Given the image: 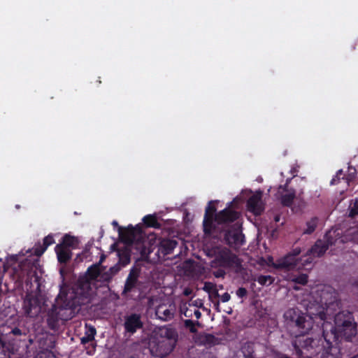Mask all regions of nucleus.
Returning <instances> with one entry per match:
<instances>
[{
  "mask_svg": "<svg viewBox=\"0 0 358 358\" xmlns=\"http://www.w3.org/2000/svg\"><path fill=\"white\" fill-rule=\"evenodd\" d=\"M248 220L250 222H252V220H251L250 217H248Z\"/></svg>",
  "mask_w": 358,
  "mask_h": 358,
  "instance_id": "57",
  "label": "nucleus"
},
{
  "mask_svg": "<svg viewBox=\"0 0 358 358\" xmlns=\"http://www.w3.org/2000/svg\"><path fill=\"white\" fill-rule=\"evenodd\" d=\"M242 352L245 358L254 357V348L252 343H245L241 348Z\"/></svg>",
  "mask_w": 358,
  "mask_h": 358,
  "instance_id": "32",
  "label": "nucleus"
},
{
  "mask_svg": "<svg viewBox=\"0 0 358 358\" xmlns=\"http://www.w3.org/2000/svg\"><path fill=\"white\" fill-rule=\"evenodd\" d=\"M63 245L57 244L55 247V252L57 255V259L59 263H67L72 257L71 250L66 247L62 246Z\"/></svg>",
  "mask_w": 358,
  "mask_h": 358,
  "instance_id": "23",
  "label": "nucleus"
},
{
  "mask_svg": "<svg viewBox=\"0 0 358 358\" xmlns=\"http://www.w3.org/2000/svg\"><path fill=\"white\" fill-rule=\"evenodd\" d=\"M55 241L53 238V236L51 235H48L45 236L43 239V245H40L38 247H36L34 250V254L36 256H41L47 249V248L54 243Z\"/></svg>",
  "mask_w": 358,
  "mask_h": 358,
  "instance_id": "26",
  "label": "nucleus"
},
{
  "mask_svg": "<svg viewBox=\"0 0 358 358\" xmlns=\"http://www.w3.org/2000/svg\"><path fill=\"white\" fill-rule=\"evenodd\" d=\"M140 273L141 268L137 266H134L130 270L122 293V295L131 292L137 286Z\"/></svg>",
  "mask_w": 358,
  "mask_h": 358,
  "instance_id": "19",
  "label": "nucleus"
},
{
  "mask_svg": "<svg viewBox=\"0 0 358 358\" xmlns=\"http://www.w3.org/2000/svg\"><path fill=\"white\" fill-rule=\"evenodd\" d=\"M259 263L261 265L268 264V263H267V262L265 260V259H264V258H262V257L259 259Z\"/></svg>",
  "mask_w": 358,
  "mask_h": 358,
  "instance_id": "51",
  "label": "nucleus"
},
{
  "mask_svg": "<svg viewBox=\"0 0 358 358\" xmlns=\"http://www.w3.org/2000/svg\"><path fill=\"white\" fill-rule=\"evenodd\" d=\"M357 171L355 167L352 166H348V173L344 176L342 178L343 180L349 185L350 182L353 181L356 177Z\"/></svg>",
  "mask_w": 358,
  "mask_h": 358,
  "instance_id": "30",
  "label": "nucleus"
},
{
  "mask_svg": "<svg viewBox=\"0 0 358 358\" xmlns=\"http://www.w3.org/2000/svg\"><path fill=\"white\" fill-rule=\"evenodd\" d=\"M293 288H294V289H299V287H296V286H294V287H293Z\"/></svg>",
  "mask_w": 358,
  "mask_h": 358,
  "instance_id": "55",
  "label": "nucleus"
},
{
  "mask_svg": "<svg viewBox=\"0 0 358 358\" xmlns=\"http://www.w3.org/2000/svg\"><path fill=\"white\" fill-rule=\"evenodd\" d=\"M345 175L343 174V171L342 169H340L338 170L336 173V176L331 179V182H330V184L331 185H337L338 184L341 180H343V177Z\"/></svg>",
  "mask_w": 358,
  "mask_h": 358,
  "instance_id": "34",
  "label": "nucleus"
},
{
  "mask_svg": "<svg viewBox=\"0 0 358 358\" xmlns=\"http://www.w3.org/2000/svg\"><path fill=\"white\" fill-rule=\"evenodd\" d=\"M271 278L269 275H260L258 277L257 281L261 285H265L268 280Z\"/></svg>",
  "mask_w": 358,
  "mask_h": 358,
  "instance_id": "42",
  "label": "nucleus"
},
{
  "mask_svg": "<svg viewBox=\"0 0 358 358\" xmlns=\"http://www.w3.org/2000/svg\"><path fill=\"white\" fill-rule=\"evenodd\" d=\"M176 313L175 306L172 304L162 303L157 306L155 315L162 321H169L173 318Z\"/></svg>",
  "mask_w": 358,
  "mask_h": 358,
  "instance_id": "18",
  "label": "nucleus"
},
{
  "mask_svg": "<svg viewBox=\"0 0 358 358\" xmlns=\"http://www.w3.org/2000/svg\"><path fill=\"white\" fill-rule=\"evenodd\" d=\"M203 231L206 236L214 238L223 236L225 243L231 248H238L244 242L245 236L242 233L241 225H227V229L219 231L216 225H203Z\"/></svg>",
  "mask_w": 358,
  "mask_h": 358,
  "instance_id": "7",
  "label": "nucleus"
},
{
  "mask_svg": "<svg viewBox=\"0 0 358 358\" xmlns=\"http://www.w3.org/2000/svg\"><path fill=\"white\" fill-rule=\"evenodd\" d=\"M301 257H302V260H299V263L301 262H302L301 266H300L301 268L302 267H304V266L308 265V264H312L313 259L315 258V257H313V255H307L306 253L304 255H303Z\"/></svg>",
  "mask_w": 358,
  "mask_h": 358,
  "instance_id": "35",
  "label": "nucleus"
},
{
  "mask_svg": "<svg viewBox=\"0 0 358 358\" xmlns=\"http://www.w3.org/2000/svg\"><path fill=\"white\" fill-rule=\"evenodd\" d=\"M358 215V197L355 200H352L348 208V217L355 218Z\"/></svg>",
  "mask_w": 358,
  "mask_h": 358,
  "instance_id": "31",
  "label": "nucleus"
},
{
  "mask_svg": "<svg viewBox=\"0 0 358 358\" xmlns=\"http://www.w3.org/2000/svg\"><path fill=\"white\" fill-rule=\"evenodd\" d=\"M313 316H318L324 320L325 314L322 307L314 303H310L306 307V315L298 309H288L284 314L286 321L296 327L301 334H307L313 327Z\"/></svg>",
  "mask_w": 358,
  "mask_h": 358,
  "instance_id": "5",
  "label": "nucleus"
},
{
  "mask_svg": "<svg viewBox=\"0 0 358 358\" xmlns=\"http://www.w3.org/2000/svg\"><path fill=\"white\" fill-rule=\"evenodd\" d=\"M195 342L207 348H210L219 343L217 338L210 334L204 332L196 335Z\"/></svg>",
  "mask_w": 358,
  "mask_h": 358,
  "instance_id": "21",
  "label": "nucleus"
},
{
  "mask_svg": "<svg viewBox=\"0 0 358 358\" xmlns=\"http://www.w3.org/2000/svg\"><path fill=\"white\" fill-rule=\"evenodd\" d=\"M276 358H291L288 355L282 353H278L276 355Z\"/></svg>",
  "mask_w": 358,
  "mask_h": 358,
  "instance_id": "50",
  "label": "nucleus"
},
{
  "mask_svg": "<svg viewBox=\"0 0 358 358\" xmlns=\"http://www.w3.org/2000/svg\"><path fill=\"white\" fill-rule=\"evenodd\" d=\"M236 295L243 299V298H245L248 295V291L244 287H239L237 290H236Z\"/></svg>",
  "mask_w": 358,
  "mask_h": 358,
  "instance_id": "39",
  "label": "nucleus"
},
{
  "mask_svg": "<svg viewBox=\"0 0 358 358\" xmlns=\"http://www.w3.org/2000/svg\"><path fill=\"white\" fill-rule=\"evenodd\" d=\"M192 310L187 308L186 310L183 312V314L187 317H191L192 316Z\"/></svg>",
  "mask_w": 358,
  "mask_h": 358,
  "instance_id": "46",
  "label": "nucleus"
},
{
  "mask_svg": "<svg viewBox=\"0 0 358 358\" xmlns=\"http://www.w3.org/2000/svg\"><path fill=\"white\" fill-rule=\"evenodd\" d=\"M219 297L220 294L217 287L208 294V299L212 303H213L215 308L217 312H220V301L217 299Z\"/></svg>",
  "mask_w": 358,
  "mask_h": 358,
  "instance_id": "29",
  "label": "nucleus"
},
{
  "mask_svg": "<svg viewBox=\"0 0 358 358\" xmlns=\"http://www.w3.org/2000/svg\"><path fill=\"white\" fill-rule=\"evenodd\" d=\"M350 358H358V355H355V356H354L352 357H350Z\"/></svg>",
  "mask_w": 358,
  "mask_h": 358,
  "instance_id": "56",
  "label": "nucleus"
},
{
  "mask_svg": "<svg viewBox=\"0 0 358 358\" xmlns=\"http://www.w3.org/2000/svg\"><path fill=\"white\" fill-rule=\"evenodd\" d=\"M117 226L121 243L129 246L133 243H140L144 238V234L140 225H136L135 227L128 225L127 227Z\"/></svg>",
  "mask_w": 358,
  "mask_h": 358,
  "instance_id": "13",
  "label": "nucleus"
},
{
  "mask_svg": "<svg viewBox=\"0 0 358 358\" xmlns=\"http://www.w3.org/2000/svg\"><path fill=\"white\" fill-rule=\"evenodd\" d=\"M96 334V329L92 327H89L83 337L80 338L81 343L86 344L89 342L93 341Z\"/></svg>",
  "mask_w": 358,
  "mask_h": 358,
  "instance_id": "28",
  "label": "nucleus"
},
{
  "mask_svg": "<svg viewBox=\"0 0 358 358\" xmlns=\"http://www.w3.org/2000/svg\"><path fill=\"white\" fill-rule=\"evenodd\" d=\"M324 342L323 336L320 338L297 337L292 345L299 358H310L322 352Z\"/></svg>",
  "mask_w": 358,
  "mask_h": 358,
  "instance_id": "10",
  "label": "nucleus"
},
{
  "mask_svg": "<svg viewBox=\"0 0 358 358\" xmlns=\"http://www.w3.org/2000/svg\"><path fill=\"white\" fill-rule=\"evenodd\" d=\"M178 267L182 274L185 276L194 277L196 275V264L193 260L185 261Z\"/></svg>",
  "mask_w": 358,
  "mask_h": 358,
  "instance_id": "24",
  "label": "nucleus"
},
{
  "mask_svg": "<svg viewBox=\"0 0 358 358\" xmlns=\"http://www.w3.org/2000/svg\"><path fill=\"white\" fill-rule=\"evenodd\" d=\"M196 324L199 325V322L198 321L196 323L191 320H185L184 321L185 327L187 329H189L192 333H195L196 331V329L195 327Z\"/></svg>",
  "mask_w": 358,
  "mask_h": 358,
  "instance_id": "36",
  "label": "nucleus"
},
{
  "mask_svg": "<svg viewBox=\"0 0 358 358\" xmlns=\"http://www.w3.org/2000/svg\"><path fill=\"white\" fill-rule=\"evenodd\" d=\"M334 323V327L329 322L322 324L325 342L321 358H342L344 343L352 342L357 334V324L348 311L336 314Z\"/></svg>",
  "mask_w": 358,
  "mask_h": 358,
  "instance_id": "2",
  "label": "nucleus"
},
{
  "mask_svg": "<svg viewBox=\"0 0 358 358\" xmlns=\"http://www.w3.org/2000/svg\"><path fill=\"white\" fill-rule=\"evenodd\" d=\"M155 299L153 296H149L148 298L147 306H148V308H152V306H154V303H155Z\"/></svg>",
  "mask_w": 358,
  "mask_h": 358,
  "instance_id": "45",
  "label": "nucleus"
},
{
  "mask_svg": "<svg viewBox=\"0 0 358 358\" xmlns=\"http://www.w3.org/2000/svg\"><path fill=\"white\" fill-rule=\"evenodd\" d=\"M292 281L301 285H305L308 282V275L306 274L299 275V276L293 278Z\"/></svg>",
  "mask_w": 358,
  "mask_h": 358,
  "instance_id": "33",
  "label": "nucleus"
},
{
  "mask_svg": "<svg viewBox=\"0 0 358 358\" xmlns=\"http://www.w3.org/2000/svg\"><path fill=\"white\" fill-rule=\"evenodd\" d=\"M79 243L80 241L78 237L70 234H65L62 238V241L59 244L71 250L76 248Z\"/></svg>",
  "mask_w": 358,
  "mask_h": 358,
  "instance_id": "25",
  "label": "nucleus"
},
{
  "mask_svg": "<svg viewBox=\"0 0 358 358\" xmlns=\"http://www.w3.org/2000/svg\"><path fill=\"white\" fill-rule=\"evenodd\" d=\"M220 298L222 302H227L230 300L231 296L229 293L226 292L222 295H220Z\"/></svg>",
  "mask_w": 358,
  "mask_h": 358,
  "instance_id": "43",
  "label": "nucleus"
},
{
  "mask_svg": "<svg viewBox=\"0 0 358 358\" xmlns=\"http://www.w3.org/2000/svg\"><path fill=\"white\" fill-rule=\"evenodd\" d=\"M10 333L14 336H26V333L24 331H22V329L17 327H15L14 329H13Z\"/></svg>",
  "mask_w": 358,
  "mask_h": 358,
  "instance_id": "41",
  "label": "nucleus"
},
{
  "mask_svg": "<svg viewBox=\"0 0 358 358\" xmlns=\"http://www.w3.org/2000/svg\"><path fill=\"white\" fill-rule=\"evenodd\" d=\"M275 222H278L279 221V217H275Z\"/></svg>",
  "mask_w": 358,
  "mask_h": 358,
  "instance_id": "54",
  "label": "nucleus"
},
{
  "mask_svg": "<svg viewBox=\"0 0 358 358\" xmlns=\"http://www.w3.org/2000/svg\"><path fill=\"white\" fill-rule=\"evenodd\" d=\"M53 358H55V357H53Z\"/></svg>",
  "mask_w": 358,
  "mask_h": 358,
  "instance_id": "59",
  "label": "nucleus"
},
{
  "mask_svg": "<svg viewBox=\"0 0 358 358\" xmlns=\"http://www.w3.org/2000/svg\"><path fill=\"white\" fill-rule=\"evenodd\" d=\"M123 326L125 334H134L137 330L143 327L141 315L137 313H131L124 317Z\"/></svg>",
  "mask_w": 358,
  "mask_h": 358,
  "instance_id": "16",
  "label": "nucleus"
},
{
  "mask_svg": "<svg viewBox=\"0 0 358 358\" xmlns=\"http://www.w3.org/2000/svg\"><path fill=\"white\" fill-rule=\"evenodd\" d=\"M313 316H318L324 320L325 314L322 307L314 303H310L306 307V315L298 309H288L284 314L286 321L296 327L301 334H307L313 327Z\"/></svg>",
  "mask_w": 358,
  "mask_h": 358,
  "instance_id": "6",
  "label": "nucleus"
},
{
  "mask_svg": "<svg viewBox=\"0 0 358 358\" xmlns=\"http://www.w3.org/2000/svg\"><path fill=\"white\" fill-rule=\"evenodd\" d=\"M324 293L321 296V303H324L325 305L331 304L333 301H328L324 297Z\"/></svg>",
  "mask_w": 358,
  "mask_h": 358,
  "instance_id": "47",
  "label": "nucleus"
},
{
  "mask_svg": "<svg viewBox=\"0 0 358 358\" xmlns=\"http://www.w3.org/2000/svg\"><path fill=\"white\" fill-rule=\"evenodd\" d=\"M357 235L358 236V231H357Z\"/></svg>",
  "mask_w": 358,
  "mask_h": 358,
  "instance_id": "58",
  "label": "nucleus"
},
{
  "mask_svg": "<svg viewBox=\"0 0 358 358\" xmlns=\"http://www.w3.org/2000/svg\"><path fill=\"white\" fill-rule=\"evenodd\" d=\"M192 290L190 288H185L183 291V294L185 296H189L192 294Z\"/></svg>",
  "mask_w": 358,
  "mask_h": 358,
  "instance_id": "49",
  "label": "nucleus"
},
{
  "mask_svg": "<svg viewBox=\"0 0 358 358\" xmlns=\"http://www.w3.org/2000/svg\"><path fill=\"white\" fill-rule=\"evenodd\" d=\"M193 313H194V315H195V317H196V318L197 320H199L201 317V312L199 310H197V309H194L193 310Z\"/></svg>",
  "mask_w": 358,
  "mask_h": 358,
  "instance_id": "48",
  "label": "nucleus"
},
{
  "mask_svg": "<svg viewBox=\"0 0 358 358\" xmlns=\"http://www.w3.org/2000/svg\"><path fill=\"white\" fill-rule=\"evenodd\" d=\"M267 259H268V262H267V263H268V264H269V263H271V262H273V257H272L269 256V257L267 258Z\"/></svg>",
  "mask_w": 358,
  "mask_h": 358,
  "instance_id": "52",
  "label": "nucleus"
},
{
  "mask_svg": "<svg viewBox=\"0 0 358 358\" xmlns=\"http://www.w3.org/2000/svg\"><path fill=\"white\" fill-rule=\"evenodd\" d=\"M178 242L175 240L163 239L160 241L158 247H150L146 248L144 247L141 251V255L148 262H156L160 259L159 253L166 256L172 253L176 247Z\"/></svg>",
  "mask_w": 358,
  "mask_h": 358,
  "instance_id": "12",
  "label": "nucleus"
},
{
  "mask_svg": "<svg viewBox=\"0 0 358 358\" xmlns=\"http://www.w3.org/2000/svg\"><path fill=\"white\" fill-rule=\"evenodd\" d=\"M315 230V225H308V228L303 231V234H310Z\"/></svg>",
  "mask_w": 358,
  "mask_h": 358,
  "instance_id": "44",
  "label": "nucleus"
},
{
  "mask_svg": "<svg viewBox=\"0 0 358 358\" xmlns=\"http://www.w3.org/2000/svg\"><path fill=\"white\" fill-rule=\"evenodd\" d=\"M263 192L256 191L246 201L247 211L254 216H260L265 210V203L262 200Z\"/></svg>",
  "mask_w": 358,
  "mask_h": 358,
  "instance_id": "15",
  "label": "nucleus"
},
{
  "mask_svg": "<svg viewBox=\"0 0 358 358\" xmlns=\"http://www.w3.org/2000/svg\"><path fill=\"white\" fill-rule=\"evenodd\" d=\"M99 273L96 266H91L85 275L80 276L73 287L65 284L60 287L59 293L48 312L47 324L50 329L58 330L75 316L79 311L78 307L88 301L97 288Z\"/></svg>",
  "mask_w": 358,
  "mask_h": 358,
  "instance_id": "1",
  "label": "nucleus"
},
{
  "mask_svg": "<svg viewBox=\"0 0 358 358\" xmlns=\"http://www.w3.org/2000/svg\"><path fill=\"white\" fill-rule=\"evenodd\" d=\"M258 231L260 233H264L266 234L268 238H277V227L275 225H259Z\"/></svg>",
  "mask_w": 358,
  "mask_h": 358,
  "instance_id": "27",
  "label": "nucleus"
},
{
  "mask_svg": "<svg viewBox=\"0 0 358 358\" xmlns=\"http://www.w3.org/2000/svg\"><path fill=\"white\" fill-rule=\"evenodd\" d=\"M36 290L27 289V293L24 299L23 309L27 317H36L41 313L46 310L48 305L47 297L39 289V283L36 280Z\"/></svg>",
  "mask_w": 358,
  "mask_h": 358,
  "instance_id": "8",
  "label": "nucleus"
},
{
  "mask_svg": "<svg viewBox=\"0 0 358 358\" xmlns=\"http://www.w3.org/2000/svg\"><path fill=\"white\" fill-rule=\"evenodd\" d=\"M213 275L215 278H224V275H226V272L223 269L219 268L216 271H214L213 272Z\"/></svg>",
  "mask_w": 358,
  "mask_h": 358,
  "instance_id": "40",
  "label": "nucleus"
},
{
  "mask_svg": "<svg viewBox=\"0 0 358 358\" xmlns=\"http://www.w3.org/2000/svg\"><path fill=\"white\" fill-rule=\"evenodd\" d=\"M301 252L300 248H295L284 257L279 259L275 263H272V265L279 269L292 270L295 268L300 269L299 260H302V257H298V256Z\"/></svg>",
  "mask_w": 358,
  "mask_h": 358,
  "instance_id": "14",
  "label": "nucleus"
},
{
  "mask_svg": "<svg viewBox=\"0 0 358 358\" xmlns=\"http://www.w3.org/2000/svg\"><path fill=\"white\" fill-rule=\"evenodd\" d=\"M287 187V184L280 186V189H282L285 192L280 196V203L283 206L291 207L296 198V191L294 189H289Z\"/></svg>",
  "mask_w": 358,
  "mask_h": 358,
  "instance_id": "22",
  "label": "nucleus"
},
{
  "mask_svg": "<svg viewBox=\"0 0 358 358\" xmlns=\"http://www.w3.org/2000/svg\"><path fill=\"white\" fill-rule=\"evenodd\" d=\"M215 260L221 266L231 268L236 273L243 275L247 273L242 264L243 260L227 248L218 250Z\"/></svg>",
  "mask_w": 358,
  "mask_h": 358,
  "instance_id": "11",
  "label": "nucleus"
},
{
  "mask_svg": "<svg viewBox=\"0 0 358 358\" xmlns=\"http://www.w3.org/2000/svg\"><path fill=\"white\" fill-rule=\"evenodd\" d=\"M217 287V285L215 284H213L210 282H206L204 283V286L203 287V289L206 292H207L208 294H210L214 289Z\"/></svg>",
  "mask_w": 358,
  "mask_h": 358,
  "instance_id": "38",
  "label": "nucleus"
},
{
  "mask_svg": "<svg viewBox=\"0 0 358 358\" xmlns=\"http://www.w3.org/2000/svg\"><path fill=\"white\" fill-rule=\"evenodd\" d=\"M342 231L336 227H333L324 235L323 239H318L314 245L306 252L307 255H313L315 257H322L329 246L335 245L338 241L345 243L353 238H348L347 236H342Z\"/></svg>",
  "mask_w": 358,
  "mask_h": 358,
  "instance_id": "9",
  "label": "nucleus"
},
{
  "mask_svg": "<svg viewBox=\"0 0 358 358\" xmlns=\"http://www.w3.org/2000/svg\"><path fill=\"white\" fill-rule=\"evenodd\" d=\"M219 200H210L206 208L202 224H243L242 204L243 199L236 196L228 202L226 207L217 212Z\"/></svg>",
  "mask_w": 358,
  "mask_h": 358,
  "instance_id": "3",
  "label": "nucleus"
},
{
  "mask_svg": "<svg viewBox=\"0 0 358 358\" xmlns=\"http://www.w3.org/2000/svg\"><path fill=\"white\" fill-rule=\"evenodd\" d=\"M101 260L93 264L92 266H96V268L99 271V275H97L98 280L101 282H110L113 276H115L120 270V266L116 264L110 267L108 271H104L105 268L101 265Z\"/></svg>",
  "mask_w": 358,
  "mask_h": 358,
  "instance_id": "17",
  "label": "nucleus"
},
{
  "mask_svg": "<svg viewBox=\"0 0 358 358\" xmlns=\"http://www.w3.org/2000/svg\"><path fill=\"white\" fill-rule=\"evenodd\" d=\"M182 206H180V212L183 211V224H189V222H192L193 215L188 213L186 209H182Z\"/></svg>",
  "mask_w": 358,
  "mask_h": 358,
  "instance_id": "37",
  "label": "nucleus"
},
{
  "mask_svg": "<svg viewBox=\"0 0 358 358\" xmlns=\"http://www.w3.org/2000/svg\"><path fill=\"white\" fill-rule=\"evenodd\" d=\"M178 334L171 327H161L152 333L148 341V349L152 356L162 358L169 355L176 347Z\"/></svg>",
  "mask_w": 358,
  "mask_h": 358,
  "instance_id": "4",
  "label": "nucleus"
},
{
  "mask_svg": "<svg viewBox=\"0 0 358 358\" xmlns=\"http://www.w3.org/2000/svg\"><path fill=\"white\" fill-rule=\"evenodd\" d=\"M146 227H159L160 225H154V224H152V225H145Z\"/></svg>",
  "mask_w": 358,
  "mask_h": 358,
  "instance_id": "53",
  "label": "nucleus"
},
{
  "mask_svg": "<svg viewBox=\"0 0 358 358\" xmlns=\"http://www.w3.org/2000/svg\"><path fill=\"white\" fill-rule=\"evenodd\" d=\"M111 249L117 252L119 257V262L125 266L130 262V249L129 245H122L121 243H116L111 245Z\"/></svg>",
  "mask_w": 358,
  "mask_h": 358,
  "instance_id": "20",
  "label": "nucleus"
}]
</instances>
